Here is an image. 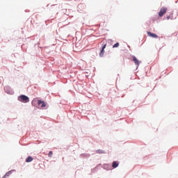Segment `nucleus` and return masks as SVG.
<instances>
[{"instance_id":"f257e3e1","label":"nucleus","mask_w":178,"mask_h":178,"mask_svg":"<svg viewBox=\"0 0 178 178\" xmlns=\"http://www.w3.org/2000/svg\"><path fill=\"white\" fill-rule=\"evenodd\" d=\"M18 101H19L20 102L27 103L30 102V99L29 98V97L24 95H22L18 97Z\"/></svg>"},{"instance_id":"f03ea898","label":"nucleus","mask_w":178,"mask_h":178,"mask_svg":"<svg viewBox=\"0 0 178 178\" xmlns=\"http://www.w3.org/2000/svg\"><path fill=\"white\" fill-rule=\"evenodd\" d=\"M166 12H168V8L166 7L161 8L159 13V17H162V16H163Z\"/></svg>"},{"instance_id":"7ed1b4c3","label":"nucleus","mask_w":178,"mask_h":178,"mask_svg":"<svg viewBox=\"0 0 178 178\" xmlns=\"http://www.w3.org/2000/svg\"><path fill=\"white\" fill-rule=\"evenodd\" d=\"M105 48H106V43H105V44L103 45V47H102V50H101V51H100V53H99V56H100L101 58H102V56H104V54H105Z\"/></svg>"},{"instance_id":"20e7f679","label":"nucleus","mask_w":178,"mask_h":178,"mask_svg":"<svg viewBox=\"0 0 178 178\" xmlns=\"http://www.w3.org/2000/svg\"><path fill=\"white\" fill-rule=\"evenodd\" d=\"M38 105H39V106L41 105L40 107L42 108H45V106H47L45 102L42 100H38Z\"/></svg>"},{"instance_id":"39448f33","label":"nucleus","mask_w":178,"mask_h":178,"mask_svg":"<svg viewBox=\"0 0 178 178\" xmlns=\"http://www.w3.org/2000/svg\"><path fill=\"white\" fill-rule=\"evenodd\" d=\"M133 62L136 66H140V63H141V61L136 58V56H133Z\"/></svg>"},{"instance_id":"423d86ee","label":"nucleus","mask_w":178,"mask_h":178,"mask_svg":"<svg viewBox=\"0 0 178 178\" xmlns=\"http://www.w3.org/2000/svg\"><path fill=\"white\" fill-rule=\"evenodd\" d=\"M147 35L152 37V38H158V35L152 33L150 31H147Z\"/></svg>"},{"instance_id":"0eeeda50","label":"nucleus","mask_w":178,"mask_h":178,"mask_svg":"<svg viewBox=\"0 0 178 178\" xmlns=\"http://www.w3.org/2000/svg\"><path fill=\"white\" fill-rule=\"evenodd\" d=\"M118 166H119V162L113 161V164H112V168H114V169H115V168H118Z\"/></svg>"},{"instance_id":"6e6552de","label":"nucleus","mask_w":178,"mask_h":178,"mask_svg":"<svg viewBox=\"0 0 178 178\" xmlns=\"http://www.w3.org/2000/svg\"><path fill=\"white\" fill-rule=\"evenodd\" d=\"M33 157H31V156H28V158L26 159V162H27V163H29V162H33Z\"/></svg>"},{"instance_id":"1a4fd4ad","label":"nucleus","mask_w":178,"mask_h":178,"mask_svg":"<svg viewBox=\"0 0 178 178\" xmlns=\"http://www.w3.org/2000/svg\"><path fill=\"white\" fill-rule=\"evenodd\" d=\"M12 172H10V171L6 172V174L2 177V178H7V177H9V176H10V174Z\"/></svg>"},{"instance_id":"9d476101","label":"nucleus","mask_w":178,"mask_h":178,"mask_svg":"<svg viewBox=\"0 0 178 178\" xmlns=\"http://www.w3.org/2000/svg\"><path fill=\"white\" fill-rule=\"evenodd\" d=\"M97 154H105V151L102 149H98L96 151Z\"/></svg>"},{"instance_id":"9b49d317","label":"nucleus","mask_w":178,"mask_h":178,"mask_svg":"<svg viewBox=\"0 0 178 178\" xmlns=\"http://www.w3.org/2000/svg\"><path fill=\"white\" fill-rule=\"evenodd\" d=\"M119 45H120L119 42H117V43H115V44L113 46V48H118Z\"/></svg>"},{"instance_id":"f8f14e48","label":"nucleus","mask_w":178,"mask_h":178,"mask_svg":"<svg viewBox=\"0 0 178 178\" xmlns=\"http://www.w3.org/2000/svg\"><path fill=\"white\" fill-rule=\"evenodd\" d=\"M49 158H52V155H53V152H52V151H50L49 152Z\"/></svg>"},{"instance_id":"ddd939ff","label":"nucleus","mask_w":178,"mask_h":178,"mask_svg":"<svg viewBox=\"0 0 178 178\" xmlns=\"http://www.w3.org/2000/svg\"><path fill=\"white\" fill-rule=\"evenodd\" d=\"M35 102H37V100L35 99L32 101V105H34Z\"/></svg>"},{"instance_id":"4468645a","label":"nucleus","mask_w":178,"mask_h":178,"mask_svg":"<svg viewBox=\"0 0 178 178\" xmlns=\"http://www.w3.org/2000/svg\"><path fill=\"white\" fill-rule=\"evenodd\" d=\"M170 19V16L167 17V20H169Z\"/></svg>"}]
</instances>
